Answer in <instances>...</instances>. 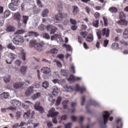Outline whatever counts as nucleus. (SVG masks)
<instances>
[{"instance_id": "nucleus-11", "label": "nucleus", "mask_w": 128, "mask_h": 128, "mask_svg": "<svg viewBox=\"0 0 128 128\" xmlns=\"http://www.w3.org/2000/svg\"><path fill=\"white\" fill-rule=\"evenodd\" d=\"M52 94L53 96H56L58 94V86H53Z\"/></svg>"}, {"instance_id": "nucleus-10", "label": "nucleus", "mask_w": 128, "mask_h": 128, "mask_svg": "<svg viewBox=\"0 0 128 128\" xmlns=\"http://www.w3.org/2000/svg\"><path fill=\"white\" fill-rule=\"evenodd\" d=\"M50 68L48 67H43L41 69V72L44 74H50Z\"/></svg>"}, {"instance_id": "nucleus-47", "label": "nucleus", "mask_w": 128, "mask_h": 128, "mask_svg": "<svg viewBox=\"0 0 128 128\" xmlns=\"http://www.w3.org/2000/svg\"><path fill=\"white\" fill-rule=\"evenodd\" d=\"M80 34L84 38L86 37V36H88V32H81L80 33Z\"/></svg>"}, {"instance_id": "nucleus-33", "label": "nucleus", "mask_w": 128, "mask_h": 128, "mask_svg": "<svg viewBox=\"0 0 128 128\" xmlns=\"http://www.w3.org/2000/svg\"><path fill=\"white\" fill-rule=\"evenodd\" d=\"M68 82H75V76L72 74L70 75V77L68 79Z\"/></svg>"}, {"instance_id": "nucleus-56", "label": "nucleus", "mask_w": 128, "mask_h": 128, "mask_svg": "<svg viewBox=\"0 0 128 128\" xmlns=\"http://www.w3.org/2000/svg\"><path fill=\"white\" fill-rule=\"evenodd\" d=\"M86 28H88V26L86 24H82L81 26V29L82 30H86Z\"/></svg>"}, {"instance_id": "nucleus-41", "label": "nucleus", "mask_w": 128, "mask_h": 128, "mask_svg": "<svg viewBox=\"0 0 128 128\" xmlns=\"http://www.w3.org/2000/svg\"><path fill=\"white\" fill-rule=\"evenodd\" d=\"M56 30H58V28L56 26H52L50 30V34H54Z\"/></svg>"}, {"instance_id": "nucleus-20", "label": "nucleus", "mask_w": 128, "mask_h": 128, "mask_svg": "<svg viewBox=\"0 0 128 128\" xmlns=\"http://www.w3.org/2000/svg\"><path fill=\"white\" fill-rule=\"evenodd\" d=\"M9 96L8 93L4 92L2 94H0V98L1 100H4V98H8Z\"/></svg>"}, {"instance_id": "nucleus-13", "label": "nucleus", "mask_w": 128, "mask_h": 128, "mask_svg": "<svg viewBox=\"0 0 128 128\" xmlns=\"http://www.w3.org/2000/svg\"><path fill=\"white\" fill-rule=\"evenodd\" d=\"M5 30H6L7 32H14V27L12 26H7Z\"/></svg>"}, {"instance_id": "nucleus-48", "label": "nucleus", "mask_w": 128, "mask_h": 128, "mask_svg": "<svg viewBox=\"0 0 128 128\" xmlns=\"http://www.w3.org/2000/svg\"><path fill=\"white\" fill-rule=\"evenodd\" d=\"M92 24L95 28H98V20H94L92 22Z\"/></svg>"}, {"instance_id": "nucleus-57", "label": "nucleus", "mask_w": 128, "mask_h": 128, "mask_svg": "<svg viewBox=\"0 0 128 128\" xmlns=\"http://www.w3.org/2000/svg\"><path fill=\"white\" fill-rule=\"evenodd\" d=\"M126 16H124V14L123 12H120L119 14V18L122 20V18H124Z\"/></svg>"}, {"instance_id": "nucleus-26", "label": "nucleus", "mask_w": 128, "mask_h": 128, "mask_svg": "<svg viewBox=\"0 0 128 128\" xmlns=\"http://www.w3.org/2000/svg\"><path fill=\"white\" fill-rule=\"evenodd\" d=\"M76 104H77V103L76 102H72L71 104L72 108H74L72 109H71V112H72V114H74V112H76Z\"/></svg>"}, {"instance_id": "nucleus-43", "label": "nucleus", "mask_w": 128, "mask_h": 128, "mask_svg": "<svg viewBox=\"0 0 128 128\" xmlns=\"http://www.w3.org/2000/svg\"><path fill=\"white\" fill-rule=\"evenodd\" d=\"M112 48H114V50H116V48H118V44L114 42L112 44Z\"/></svg>"}, {"instance_id": "nucleus-35", "label": "nucleus", "mask_w": 128, "mask_h": 128, "mask_svg": "<svg viewBox=\"0 0 128 128\" xmlns=\"http://www.w3.org/2000/svg\"><path fill=\"white\" fill-rule=\"evenodd\" d=\"M62 97L59 96L58 98L56 104V106H60V102H62Z\"/></svg>"}, {"instance_id": "nucleus-32", "label": "nucleus", "mask_w": 128, "mask_h": 128, "mask_svg": "<svg viewBox=\"0 0 128 128\" xmlns=\"http://www.w3.org/2000/svg\"><path fill=\"white\" fill-rule=\"evenodd\" d=\"M50 86V83L46 81H44L42 83V86L44 88H48Z\"/></svg>"}, {"instance_id": "nucleus-64", "label": "nucleus", "mask_w": 128, "mask_h": 128, "mask_svg": "<svg viewBox=\"0 0 128 128\" xmlns=\"http://www.w3.org/2000/svg\"><path fill=\"white\" fill-rule=\"evenodd\" d=\"M65 128H72V123H68L64 125Z\"/></svg>"}, {"instance_id": "nucleus-39", "label": "nucleus", "mask_w": 128, "mask_h": 128, "mask_svg": "<svg viewBox=\"0 0 128 128\" xmlns=\"http://www.w3.org/2000/svg\"><path fill=\"white\" fill-rule=\"evenodd\" d=\"M10 14V11L8 10H6L4 13V18H8V16H9Z\"/></svg>"}, {"instance_id": "nucleus-58", "label": "nucleus", "mask_w": 128, "mask_h": 128, "mask_svg": "<svg viewBox=\"0 0 128 128\" xmlns=\"http://www.w3.org/2000/svg\"><path fill=\"white\" fill-rule=\"evenodd\" d=\"M52 54H58V50L56 48H52L50 50Z\"/></svg>"}, {"instance_id": "nucleus-52", "label": "nucleus", "mask_w": 128, "mask_h": 128, "mask_svg": "<svg viewBox=\"0 0 128 128\" xmlns=\"http://www.w3.org/2000/svg\"><path fill=\"white\" fill-rule=\"evenodd\" d=\"M109 42H110V40H104V44L103 45L104 48H106L108 46V44Z\"/></svg>"}, {"instance_id": "nucleus-51", "label": "nucleus", "mask_w": 128, "mask_h": 128, "mask_svg": "<svg viewBox=\"0 0 128 128\" xmlns=\"http://www.w3.org/2000/svg\"><path fill=\"white\" fill-rule=\"evenodd\" d=\"M65 88H66L67 92H70L72 90V86H68V85H66L65 86Z\"/></svg>"}, {"instance_id": "nucleus-29", "label": "nucleus", "mask_w": 128, "mask_h": 128, "mask_svg": "<svg viewBox=\"0 0 128 128\" xmlns=\"http://www.w3.org/2000/svg\"><path fill=\"white\" fill-rule=\"evenodd\" d=\"M27 68L28 67L26 66H22L20 69V72L21 74H26V72Z\"/></svg>"}, {"instance_id": "nucleus-19", "label": "nucleus", "mask_w": 128, "mask_h": 128, "mask_svg": "<svg viewBox=\"0 0 128 128\" xmlns=\"http://www.w3.org/2000/svg\"><path fill=\"white\" fill-rule=\"evenodd\" d=\"M38 44V43L36 42V40H30V43L29 44V46H30V48H36V44Z\"/></svg>"}, {"instance_id": "nucleus-2", "label": "nucleus", "mask_w": 128, "mask_h": 128, "mask_svg": "<svg viewBox=\"0 0 128 128\" xmlns=\"http://www.w3.org/2000/svg\"><path fill=\"white\" fill-rule=\"evenodd\" d=\"M110 116V113L108 112H104L103 113L104 122H102L100 123L102 128H106V124L108 123V120Z\"/></svg>"}, {"instance_id": "nucleus-3", "label": "nucleus", "mask_w": 128, "mask_h": 128, "mask_svg": "<svg viewBox=\"0 0 128 128\" xmlns=\"http://www.w3.org/2000/svg\"><path fill=\"white\" fill-rule=\"evenodd\" d=\"M24 42V39L22 36H15L12 40L13 44H16V46H18L20 44H23Z\"/></svg>"}, {"instance_id": "nucleus-17", "label": "nucleus", "mask_w": 128, "mask_h": 128, "mask_svg": "<svg viewBox=\"0 0 128 128\" xmlns=\"http://www.w3.org/2000/svg\"><path fill=\"white\" fill-rule=\"evenodd\" d=\"M20 13L17 12L14 14V20H16L17 22L20 20Z\"/></svg>"}, {"instance_id": "nucleus-23", "label": "nucleus", "mask_w": 128, "mask_h": 128, "mask_svg": "<svg viewBox=\"0 0 128 128\" xmlns=\"http://www.w3.org/2000/svg\"><path fill=\"white\" fill-rule=\"evenodd\" d=\"M8 7L10 10H16V7L14 4H12V2L8 4Z\"/></svg>"}, {"instance_id": "nucleus-60", "label": "nucleus", "mask_w": 128, "mask_h": 128, "mask_svg": "<svg viewBox=\"0 0 128 128\" xmlns=\"http://www.w3.org/2000/svg\"><path fill=\"white\" fill-rule=\"evenodd\" d=\"M91 104L92 106H98V102H96L94 100H92Z\"/></svg>"}, {"instance_id": "nucleus-38", "label": "nucleus", "mask_w": 128, "mask_h": 128, "mask_svg": "<svg viewBox=\"0 0 128 128\" xmlns=\"http://www.w3.org/2000/svg\"><path fill=\"white\" fill-rule=\"evenodd\" d=\"M48 9H45L44 10L42 11V16L43 18H46L48 16Z\"/></svg>"}, {"instance_id": "nucleus-24", "label": "nucleus", "mask_w": 128, "mask_h": 128, "mask_svg": "<svg viewBox=\"0 0 128 128\" xmlns=\"http://www.w3.org/2000/svg\"><path fill=\"white\" fill-rule=\"evenodd\" d=\"M30 102L28 100L26 101L24 103H23L22 106L24 108H28V107L30 106Z\"/></svg>"}, {"instance_id": "nucleus-63", "label": "nucleus", "mask_w": 128, "mask_h": 128, "mask_svg": "<svg viewBox=\"0 0 128 128\" xmlns=\"http://www.w3.org/2000/svg\"><path fill=\"white\" fill-rule=\"evenodd\" d=\"M20 112H17L16 113V118H17V120H18V118H20Z\"/></svg>"}, {"instance_id": "nucleus-59", "label": "nucleus", "mask_w": 128, "mask_h": 128, "mask_svg": "<svg viewBox=\"0 0 128 128\" xmlns=\"http://www.w3.org/2000/svg\"><path fill=\"white\" fill-rule=\"evenodd\" d=\"M37 4L40 8H42V1L40 0H37Z\"/></svg>"}, {"instance_id": "nucleus-55", "label": "nucleus", "mask_w": 128, "mask_h": 128, "mask_svg": "<svg viewBox=\"0 0 128 128\" xmlns=\"http://www.w3.org/2000/svg\"><path fill=\"white\" fill-rule=\"evenodd\" d=\"M85 102H86V96H84L82 98L81 106H84V104Z\"/></svg>"}, {"instance_id": "nucleus-53", "label": "nucleus", "mask_w": 128, "mask_h": 128, "mask_svg": "<svg viewBox=\"0 0 128 128\" xmlns=\"http://www.w3.org/2000/svg\"><path fill=\"white\" fill-rule=\"evenodd\" d=\"M16 34H24V30H18L16 32Z\"/></svg>"}, {"instance_id": "nucleus-30", "label": "nucleus", "mask_w": 128, "mask_h": 128, "mask_svg": "<svg viewBox=\"0 0 128 128\" xmlns=\"http://www.w3.org/2000/svg\"><path fill=\"white\" fill-rule=\"evenodd\" d=\"M70 102L68 101V100H64L62 102V104L63 105V108L64 110H66L68 108V103Z\"/></svg>"}, {"instance_id": "nucleus-40", "label": "nucleus", "mask_w": 128, "mask_h": 128, "mask_svg": "<svg viewBox=\"0 0 128 128\" xmlns=\"http://www.w3.org/2000/svg\"><path fill=\"white\" fill-rule=\"evenodd\" d=\"M42 36L44 38H46V40H50V34L48 33L43 34Z\"/></svg>"}, {"instance_id": "nucleus-21", "label": "nucleus", "mask_w": 128, "mask_h": 128, "mask_svg": "<svg viewBox=\"0 0 128 128\" xmlns=\"http://www.w3.org/2000/svg\"><path fill=\"white\" fill-rule=\"evenodd\" d=\"M86 40L88 42H92V40H94V36H92V34H88L86 38Z\"/></svg>"}, {"instance_id": "nucleus-28", "label": "nucleus", "mask_w": 128, "mask_h": 128, "mask_svg": "<svg viewBox=\"0 0 128 128\" xmlns=\"http://www.w3.org/2000/svg\"><path fill=\"white\" fill-rule=\"evenodd\" d=\"M30 110H28L26 112L24 113L23 118H24L28 119V118H30Z\"/></svg>"}, {"instance_id": "nucleus-5", "label": "nucleus", "mask_w": 128, "mask_h": 128, "mask_svg": "<svg viewBox=\"0 0 128 128\" xmlns=\"http://www.w3.org/2000/svg\"><path fill=\"white\" fill-rule=\"evenodd\" d=\"M44 49V42H38L36 46H35V50L39 52H42Z\"/></svg>"}, {"instance_id": "nucleus-15", "label": "nucleus", "mask_w": 128, "mask_h": 128, "mask_svg": "<svg viewBox=\"0 0 128 128\" xmlns=\"http://www.w3.org/2000/svg\"><path fill=\"white\" fill-rule=\"evenodd\" d=\"M118 24L120 26H126L128 24V21L124 19H120V20L117 22Z\"/></svg>"}, {"instance_id": "nucleus-45", "label": "nucleus", "mask_w": 128, "mask_h": 128, "mask_svg": "<svg viewBox=\"0 0 128 128\" xmlns=\"http://www.w3.org/2000/svg\"><path fill=\"white\" fill-rule=\"evenodd\" d=\"M70 24H73L74 26H76V24H77L76 20L72 18H70Z\"/></svg>"}, {"instance_id": "nucleus-42", "label": "nucleus", "mask_w": 128, "mask_h": 128, "mask_svg": "<svg viewBox=\"0 0 128 128\" xmlns=\"http://www.w3.org/2000/svg\"><path fill=\"white\" fill-rule=\"evenodd\" d=\"M103 20H104V26H108V18L106 16H104L103 17Z\"/></svg>"}, {"instance_id": "nucleus-49", "label": "nucleus", "mask_w": 128, "mask_h": 128, "mask_svg": "<svg viewBox=\"0 0 128 128\" xmlns=\"http://www.w3.org/2000/svg\"><path fill=\"white\" fill-rule=\"evenodd\" d=\"M63 46H66L67 50L70 52L72 50V47L70 45H67L66 44H63Z\"/></svg>"}, {"instance_id": "nucleus-8", "label": "nucleus", "mask_w": 128, "mask_h": 128, "mask_svg": "<svg viewBox=\"0 0 128 128\" xmlns=\"http://www.w3.org/2000/svg\"><path fill=\"white\" fill-rule=\"evenodd\" d=\"M58 114V112H56V109L54 108H51L48 112V115L51 118H54V116H56Z\"/></svg>"}, {"instance_id": "nucleus-25", "label": "nucleus", "mask_w": 128, "mask_h": 128, "mask_svg": "<svg viewBox=\"0 0 128 128\" xmlns=\"http://www.w3.org/2000/svg\"><path fill=\"white\" fill-rule=\"evenodd\" d=\"M28 18H30L28 16H22V22L24 24H28Z\"/></svg>"}, {"instance_id": "nucleus-50", "label": "nucleus", "mask_w": 128, "mask_h": 128, "mask_svg": "<svg viewBox=\"0 0 128 128\" xmlns=\"http://www.w3.org/2000/svg\"><path fill=\"white\" fill-rule=\"evenodd\" d=\"M78 42H80V44H82V42H84V39H82V38L78 36Z\"/></svg>"}, {"instance_id": "nucleus-1", "label": "nucleus", "mask_w": 128, "mask_h": 128, "mask_svg": "<svg viewBox=\"0 0 128 128\" xmlns=\"http://www.w3.org/2000/svg\"><path fill=\"white\" fill-rule=\"evenodd\" d=\"M98 40H100L102 36H105L106 38H109L110 36V29L106 28H102L100 32H96Z\"/></svg>"}, {"instance_id": "nucleus-9", "label": "nucleus", "mask_w": 128, "mask_h": 128, "mask_svg": "<svg viewBox=\"0 0 128 128\" xmlns=\"http://www.w3.org/2000/svg\"><path fill=\"white\" fill-rule=\"evenodd\" d=\"M8 56H10V60L7 59L6 60V62L8 64H12V60H14V58H16V55L14 54V53H9Z\"/></svg>"}, {"instance_id": "nucleus-54", "label": "nucleus", "mask_w": 128, "mask_h": 128, "mask_svg": "<svg viewBox=\"0 0 128 128\" xmlns=\"http://www.w3.org/2000/svg\"><path fill=\"white\" fill-rule=\"evenodd\" d=\"M94 16L96 18L98 19L100 18V14L98 13V12H96Z\"/></svg>"}, {"instance_id": "nucleus-27", "label": "nucleus", "mask_w": 128, "mask_h": 128, "mask_svg": "<svg viewBox=\"0 0 128 128\" xmlns=\"http://www.w3.org/2000/svg\"><path fill=\"white\" fill-rule=\"evenodd\" d=\"M69 72H70V71H68V70H61V74H62V76H68Z\"/></svg>"}, {"instance_id": "nucleus-18", "label": "nucleus", "mask_w": 128, "mask_h": 128, "mask_svg": "<svg viewBox=\"0 0 128 128\" xmlns=\"http://www.w3.org/2000/svg\"><path fill=\"white\" fill-rule=\"evenodd\" d=\"M28 36H32V38H34V36H40V34L36 32H30L28 33Z\"/></svg>"}, {"instance_id": "nucleus-16", "label": "nucleus", "mask_w": 128, "mask_h": 128, "mask_svg": "<svg viewBox=\"0 0 128 128\" xmlns=\"http://www.w3.org/2000/svg\"><path fill=\"white\" fill-rule=\"evenodd\" d=\"M32 92H34V87L30 86L26 91L25 95H26V96H30V94H32Z\"/></svg>"}, {"instance_id": "nucleus-22", "label": "nucleus", "mask_w": 128, "mask_h": 128, "mask_svg": "<svg viewBox=\"0 0 128 128\" xmlns=\"http://www.w3.org/2000/svg\"><path fill=\"white\" fill-rule=\"evenodd\" d=\"M22 86H24V84L22 82H16L14 84V88L16 89L20 88H22Z\"/></svg>"}, {"instance_id": "nucleus-12", "label": "nucleus", "mask_w": 128, "mask_h": 128, "mask_svg": "<svg viewBox=\"0 0 128 128\" xmlns=\"http://www.w3.org/2000/svg\"><path fill=\"white\" fill-rule=\"evenodd\" d=\"M72 8H73L72 12L74 16H76V14L80 12V9L78 8V6H73Z\"/></svg>"}, {"instance_id": "nucleus-61", "label": "nucleus", "mask_w": 128, "mask_h": 128, "mask_svg": "<svg viewBox=\"0 0 128 128\" xmlns=\"http://www.w3.org/2000/svg\"><path fill=\"white\" fill-rule=\"evenodd\" d=\"M15 64H16L18 66H20V64H22V62L20 60H17L15 61Z\"/></svg>"}, {"instance_id": "nucleus-62", "label": "nucleus", "mask_w": 128, "mask_h": 128, "mask_svg": "<svg viewBox=\"0 0 128 128\" xmlns=\"http://www.w3.org/2000/svg\"><path fill=\"white\" fill-rule=\"evenodd\" d=\"M86 89L85 88L80 87V94H84V92H86Z\"/></svg>"}, {"instance_id": "nucleus-44", "label": "nucleus", "mask_w": 128, "mask_h": 128, "mask_svg": "<svg viewBox=\"0 0 128 128\" xmlns=\"http://www.w3.org/2000/svg\"><path fill=\"white\" fill-rule=\"evenodd\" d=\"M7 48H10V50H16V47L14 46V45H12V44H9L8 46H7Z\"/></svg>"}, {"instance_id": "nucleus-4", "label": "nucleus", "mask_w": 128, "mask_h": 128, "mask_svg": "<svg viewBox=\"0 0 128 128\" xmlns=\"http://www.w3.org/2000/svg\"><path fill=\"white\" fill-rule=\"evenodd\" d=\"M11 104L12 106L13 107H10V110H16V108H18L20 106L21 102H20L16 100H11Z\"/></svg>"}, {"instance_id": "nucleus-6", "label": "nucleus", "mask_w": 128, "mask_h": 128, "mask_svg": "<svg viewBox=\"0 0 128 128\" xmlns=\"http://www.w3.org/2000/svg\"><path fill=\"white\" fill-rule=\"evenodd\" d=\"M66 16H68V14H66L58 13L56 15L55 18L56 20L60 22V20H62L64 18H66Z\"/></svg>"}, {"instance_id": "nucleus-31", "label": "nucleus", "mask_w": 128, "mask_h": 128, "mask_svg": "<svg viewBox=\"0 0 128 128\" xmlns=\"http://www.w3.org/2000/svg\"><path fill=\"white\" fill-rule=\"evenodd\" d=\"M20 56L22 60H26V52H24V50H22L20 54Z\"/></svg>"}, {"instance_id": "nucleus-34", "label": "nucleus", "mask_w": 128, "mask_h": 128, "mask_svg": "<svg viewBox=\"0 0 128 128\" xmlns=\"http://www.w3.org/2000/svg\"><path fill=\"white\" fill-rule=\"evenodd\" d=\"M40 92H38L36 93V94H34V96H32V98L34 100H36V98H40Z\"/></svg>"}, {"instance_id": "nucleus-37", "label": "nucleus", "mask_w": 128, "mask_h": 128, "mask_svg": "<svg viewBox=\"0 0 128 128\" xmlns=\"http://www.w3.org/2000/svg\"><path fill=\"white\" fill-rule=\"evenodd\" d=\"M123 36L124 38H128V29H126L123 33Z\"/></svg>"}, {"instance_id": "nucleus-46", "label": "nucleus", "mask_w": 128, "mask_h": 128, "mask_svg": "<svg viewBox=\"0 0 128 128\" xmlns=\"http://www.w3.org/2000/svg\"><path fill=\"white\" fill-rule=\"evenodd\" d=\"M20 0H11L12 3L14 4L15 6H18V2Z\"/></svg>"}, {"instance_id": "nucleus-14", "label": "nucleus", "mask_w": 128, "mask_h": 128, "mask_svg": "<svg viewBox=\"0 0 128 128\" xmlns=\"http://www.w3.org/2000/svg\"><path fill=\"white\" fill-rule=\"evenodd\" d=\"M108 10L111 14H116L118 12V8L114 6L110 7Z\"/></svg>"}, {"instance_id": "nucleus-7", "label": "nucleus", "mask_w": 128, "mask_h": 128, "mask_svg": "<svg viewBox=\"0 0 128 128\" xmlns=\"http://www.w3.org/2000/svg\"><path fill=\"white\" fill-rule=\"evenodd\" d=\"M34 108L36 110H38L40 114H43L44 112V108L40 106V102H37L36 103Z\"/></svg>"}, {"instance_id": "nucleus-36", "label": "nucleus", "mask_w": 128, "mask_h": 128, "mask_svg": "<svg viewBox=\"0 0 128 128\" xmlns=\"http://www.w3.org/2000/svg\"><path fill=\"white\" fill-rule=\"evenodd\" d=\"M4 82H6V84H8L10 82V76H4Z\"/></svg>"}]
</instances>
